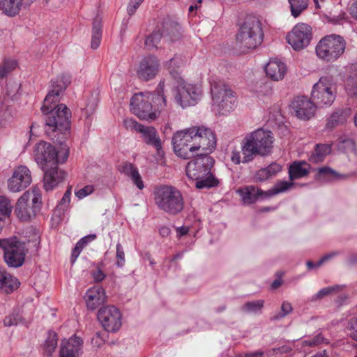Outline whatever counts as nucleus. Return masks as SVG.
<instances>
[{
	"label": "nucleus",
	"instance_id": "obj_15",
	"mask_svg": "<svg viewBox=\"0 0 357 357\" xmlns=\"http://www.w3.org/2000/svg\"><path fill=\"white\" fill-rule=\"evenodd\" d=\"M98 319L107 332L115 333L122 325V314L114 305H107L98 312Z\"/></svg>",
	"mask_w": 357,
	"mask_h": 357
},
{
	"label": "nucleus",
	"instance_id": "obj_3",
	"mask_svg": "<svg viewBox=\"0 0 357 357\" xmlns=\"http://www.w3.org/2000/svg\"><path fill=\"white\" fill-rule=\"evenodd\" d=\"M164 82L158 84L157 93L149 91L135 93L130 100V110L134 112H161L167 109V100L163 94Z\"/></svg>",
	"mask_w": 357,
	"mask_h": 357
},
{
	"label": "nucleus",
	"instance_id": "obj_32",
	"mask_svg": "<svg viewBox=\"0 0 357 357\" xmlns=\"http://www.w3.org/2000/svg\"><path fill=\"white\" fill-rule=\"evenodd\" d=\"M289 109L291 112H306L312 109V102L306 97L298 96L290 102Z\"/></svg>",
	"mask_w": 357,
	"mask_h": 357
},
{
	"label": "nucleus",
	"instance_id": "obj_16",
	"mask_svg": "<svg viewBox=\"0 0 357 357\" xmlns=\"http://www.w3.org/2000/svg\"><path fill=\"white\" fill-rule=\"evenodd\" d=\"M26 252L25 244L14 236L4 250L3 259L9 267L19 268L23 265Z\"/></svg>",
	"mask_w": 357,
	"mask_h": 357
},
{
	"label": "nucleus",
	"instance_id": "obj_51",
	"mask_svg": "<svg viewBox=\"0 0 357 357\" xmlns=\"http://www.w3.org/2000/svg\"><path fill=\"white\" fill-rule=\"evenodd\" d=\"M324 342V338L321 335V334L319 333L314 337L312 338H309L308 340H305L302 342V345L303 347H314L317 346Z\"/></svg>",
	"mask_w": 357,
	"mask_h": 357
},
{
	"label": "nucleus",
	"instance_id": "obj_43",
	"mask_svg": "<svg viewBox=\"0 0 357 357\" xmlns=\"http://www.w3.org/2000/svg\"><path fill=\"white\" fill-rule=\"evenodd\" d=\"M291 181H278L271 190L272 195H277L287 191L292 185Z\"/></svg>",
	"mask_w": 357,
	"mask_h": 357
},
{
	"label": "nucleus",
	"instance_id": "obj_7",
	"mask_svg": "<svg viewBox=\"0 0 357 357\" xmlns=\"http://www.w3.org/2000/svg\"><path fill=\"white\" fill-rule=\"evenodd\" d=\"M336 98V88L329 77H321L312 91V109H324L332 105Z\"/></svg>",
	"mask_w": 357,
	"mask_h": 357
},
{
	"label": "nucleus",
	"instance_id": "obj_59",
	"mask_svg": "<svg viewBox=\"0 0 357 357\" xmlns=\"http://www.w3.org/2000/svg\"><path fill=\"white\" fill-rule=\"evenodd\" d=\"M340 254V251H333L325 255L318 261V266H321L325 262L333 259L335 257L339 255Z\"/></svg>",
	"mask_w": 357,
	"mask_h": 357
},
{
	"label": "nucleus",
	"instance_id": "obj_13",
	"mask_svg": "<svg viewBox=\"0 0 357 357\" xmlns=\"http://www.w3.org/2000/svg\"><path fill=\"white\" fill-rule=\"evenodd\" d=\"M195 148L196 153L207 154L212 153L217 146L216 135L211 128L204 126H195Z\"/></svg>",
	"mask_w": 357,
	"mask_h": 357
},
{
	"label": "nucleus",
	"instance_id": "obj_1",
	"mask_svg": "<svg viewBox=\"0 0 357 357\" xmlns=\"http://www.w3.org/2000/svg\"><path fill=\"white\" fill-rule=\"evenodd\" d=\"M275 138L269 130L258 128L248 133L241 142V151L234 149L231 160L235 165L248 163L257 155L266 156L273 150Z\"/></svg>",
	"mask_w": 357,
	"mask_h": 357
},
{
	"label": "nucleus",
	"instance_id": "obj_8",
	"mask_svg": "<svg viewBox=\"0 0 357 357\" xmlns=\"http://www.w3.org/2000/svg\"><path fill=\"white\" fill-rule=\"evenodd\" d=\"M42 204L41 195L38 188L26 191L17 200L15 213L22 221H28L39 211Z\"/></svg>",
	"mask_w": 357,
	"mask_h": 357
},
{
	"label": "nucleus",
	"instance_id": "obj_62",
	"mask_svg": "<svg viewBox=\"0 0 357 357\" xmlns=\"http://www.w3.org/2000/svg\"><path fill=\"white\" fill-rule=\"evenodd\" d=\"M348 12L351 18L357 21V0H354L348 8Z\"/></svg>",
	"mask_w": 357,
	"mask_h": 357
},
{
	"label": "nucleus",
	"instance_id": "obj_40",
	"mask_svg": "<svg viewBox=\"0 0 357 357\" xmlns=\"http://www.w3.org/2000/svg\"><path fill=\"white\" fill-rule=\"evenodd\" d=\"M347 113H332L328 120L326 128L331 129L335 126L342 124L347 121Z\"/></svg>",
	"mask_w": 357,
	"mask_h": 357
},
{
	"label": "nucleus",
	"instance_id": "obj_12",
	"mask_svg": "<svg viewBox=\"0 0 357 357\" xmlns=\"http://www.w3.org/2000/svg\"><path fill=\"white\" fill-rule=\"evenodd\" d=\"M312 29L306 23H298L287 34V43L294 51H301L305 49L310 44L312 39Z\"/></svg>",
	"mask_w": 357,
	"mask_h": 357
},
{
	"label": "nucleus",
	"instance_id": "obj_38",
	"mask_svg": "<svg viewBox=\"0 0 357 357\" xmlns=\"http://www.w3.org/2000/svg\"><path fill=\"white\" fill-rule=\"evenodd\" d=\"M57 342L58 339L56 333L53 331H50L43 345L44 351L48 356H52L54 352L57 347Z\"/></svg>",
	"mask_w": 357,
	"mask_h": 357
},
{
	"label": "nucleus",
	"instance_id": "obj_5",
	"mask_svg": "<svg viewBox=\"0 0 357 357\" xmlns=\"http://www.w3.org/2000/svg\"><path fill=\"white\" fill-rule=\"evenodd\" d=\"M262 39L263 31L259 19L254 15L246 16L236 35L239 47L255 49L261 43Z\"/></svg>",
	"mask_w": 357,
	"mask_h": 357
},
{
	"label": "nucleus",
	"instance_id": "obj_27",
	"mask_svg": "<svg viewBox=\"0 0 357 357\" xmlns=\"http://www.w3.org/2000/svg\"><path fill=\"white\" fill-rule=\"evenodd\" d=\"M138 132L146 144L154 146L158 153L162 150V142L155 128L143 126Z\"/></svg>",
	"mask_w": 357,
	"mask_h": 357
},
{
	"label": "nucleus",
	"instance_id": "obj_64",
	"mask_svg": "<svg viewBox=\"0 0 357 357\" xmlns=\"http://www.w3.org/2000/svg\"><path fill=\"white\" fill-rule=\"evenodd\" d=\"M348 91L350 95L357 97V81H349L348 83Z\"/></svg>",
	"mask_w": 357,
	"mask_h": 357
},
{
	"label": "nucleus",
	"instance_id": "obj_47",
	"mask_svg": "<svg viewBox=\"0 0 357 357\" xmlns=\"http://www.w3.org/2000/svg\"><path fill=\"white\" fill-rule=\"evenodd\" d=\"M347 331L349 336L357 341V317H352L348 321Z\"/></svg>",
	"mask_w": 357,
	"mask_h": 357
},
{
	"label": "nucleus",
	"instance_id": "obj_44",
	"mask_svg": "<svg viewBox=\"0 0 357 357\" xmlns=\"http://www.w3.org/2000/svg\"><path fill=\"white\" fill-rule=\"evenodd\" d=\"M17 66V62L15 60L6 61L2 66L0 67V77H5L8 73L15 69Z\"/></svg>",
	"mask_w": 357,
	"mask_h": 357
},
{
	"label": "nucleus",
	"instance_id": "obj_10",
	"mask_svg": "<svg viewBox=\"0 0 357 357\" xmlns=\"http://www.w3.org/2000/svg\"><path fill=\"white\" fill-rule=\"evenodd\" d=\"M194 139L195 126L174 133L172 143L175 154L183 159L194 156L196 154V149L193 148L195 144Z\"/></svg>",
	"mask_w": 357,
	"mask_h": 357
},
{
	"label": "nucleus",
	"instance_id": "obj_33",
	"mask_svg": "<svg viewBox=\"0 0 357 357\" xmlns=\"http://www.w3.org/2000/svg\"><path fill=\"white\" fill-rule=\"evenodd\" d=\"M331 152V145L326 144H317L314 152L310 157V161L313 163L322 162L326 155Z\"/></svg>",
	"mask_w": 357,
	"mask_h": 357
},
{
	"label": "nucleus",
	"instance_id": "obj_41",
	"mask_svg": "<svg viewBox=\"0 0 357 357\" xmlns=\"http://www.w3.org/2000/svg\"><path fill=\"white\" fill-rule=\"evenodd\" d=\"M13 206L9 199L4 196H0V217L3 219L9 217L11 214Z\"/></svg>",
	"mask_w": 357,
	"mask_h": 357
},
{
	"label": "nucleus",
	"instance_id": "obj_54",
	"mask_svg": "<svg viewBox=\"0 0 357 357\" xmlns=\"http://www.w3.org/2000/svg\"><path fill=\"white\" fill-rule=\"evenodd\" d=\"M70 196H71V189L68 188L66 192L64 193L61 200L60 201L58 207L62 210L65 211L66 208H68L70 202Z\"/></svg>",
	"mask_w": 357,
	"mask_h": 357
},
{
	"label": "nucleus",
	"instance_id": "obj_11",
	"mask_svg": "<svg viewBox=\"0 0 357 357\" xmlns=\"http://www.w3.org/2000/svg\"><path fill=\"white\" fill-rule=\"evenodd\" d=\"M176 91V101L183 109L195 105L202 93L200 84L189 83L182 77L177 80Z\"/></svg>",
	"mask_w": 357,
	"mask_h": 357
},
{
	"label": "nucleus",
	"instance_id": "obj_52",
	"mask_svg": "<svg viewBox=\"0 0 357 357\" xmlns=\"http://www.w3.org/2000/svg\"><path fill=\"white\" fill-rule=\"evenodd\" d=\"M93 191L94 186L93 185H87L79 190H76L75 194L79 199H82L92 194Z\"/></svg>",
	"mask_w": 357,
	"mask_h": 357
},
{
	"label": "nucleus",
	"instance_id": "obj_31",
	"mask_svg": "<svg viewBox=\"0 0 357 357\" xmlns=\"http://www.w3.org/2000/svg\"><path fill=\"white\" fill-rule=\"evenodd\" d=\"M120 171L125 175L130 176L137 187L142 190L144 187L140 174L137 167L132 163L125 162L121 166Z\"/></svg>",
	"mask_w": 357,
	"mask_h": 357
},
{
	"label": "nucleus",
	"instance_id": "obj_49",
	"mask_svg": "<svg viewBox=\"0 0 357 357\" xmlns=\"http://www.w3.org/2000/svg\"><path fill=\"white\" fill-rule=\"evenodd\" d=\"M116 266L121 268L125 264V253L123 246L121 243H118L116 245Z\"/></svg>",
	"mask_w": 357,
	"mask_h": 357
},
{
	"label": "nucleus",
	"instance_id": "obj_61",
	"mask_svg": "<svg viewBox=\"0 0 357 357\" xmlns=\"http://www.w3.org/2000/svg\"><path fill=\"white\" fill-rule=\"evenodd\" d=\"M139 119L151 122L158 118L157 113H137Z\"/></svg>",
	"mask_w": 357,
	"mask_h": 357
},
{
	"label": "nucleus",
	"instance_id": "obj_4",
	"mask_svg": "<svg viewBox=\"0 0 357 357\" xmlns=\"http://www.w3.org/2000/svg\"><path fill=\"white\" fill-rule=\"evenodd\" d=\"M154 202L157 207L169 214L177 215L184 206L183 195L180 190L172 185H162L155 189Z\"/></svg>",
	"mask_w": 357,
	"mask_h": 357
},
{
	"label": "nucleus",
	"instance_id": "obj_20",
	"mask_svg": "<svg viewBox=\"0 0 357 357\" xmlns=\"http://www.w3.org/2000/svg\"><path fill=\"white\" fill-rule=\"evenodd\" d=\"M180 33L177 25L167 24L166 30L164 33L161 34L154 32L147 37L145 45L149 48L157 47L162 38L167 41H174L179 38Z\"/></svg>",
	"mask_w": 357,
	"mask_h": 357
},
{
	"label": "nucleus",
	"instance_id": "obj_9",
	"mask_svg": "<svg viewBox=\"0 0 357 357\" xmlns=\"http://www.w3.org/2000/svg\"><path fill=\"white\" fill-rule=\"evenodd\" d=\"M213 109L215 110L234 109L237 105L234 91L221 82L214 81L211 85Z\"/></svg>",
	"mask_w": 357,
	"mask_h": 357
},
{
	"label": "nucleus",
	"instance_id": "obj_58",
	"mask_svg": "<svg viewBox=\"0 0 357 357\" xmlns=\"http://www.w3.org/2000/svg\"><path fill=\"white\" fill-rule=\"evenodd\" d=\"M104 342L105 340L99 332L96 333L91 339V344L93 347L99 348L103 345Z\"/></svg>",
	"mask_w": 357,
	"mask_h": 357
},
{
	"label": "nucleus",
	"instance_id": "obj_21",
	"mask_svg": "<svg viewBox=\"0 0 357 357\" xmlns=\"http://www.w3.org/2000/svg\"><path fill=\"white\" fill-rule=\"evenodd\" d=\"M105 289L100 286L89 288L84 296L87 309L94 310L106 301Z\"/></svg>",
	"mask_w": 357,
	"mask_h": 357
},
{
	"label": "nucleus",
	"instance_id": "obj_24",
	"mask_svg": "<svg viewBox=\"0 0 357 357\" xmlns=\"http://www.w3.org/2000/svg\"><path fill=\"white\" fill-rule=\"evenodd\" d=\"M267 77L273 81H280L285 77L287 68L284 62L278 59H271L265 66Z\"/></svg>",
	"mask_w": 357,
	"mask_h": 357
},
{
	"label": "nucleus",
	"instance_id": "obj_28",
	"mask_svg": "<svg viewBox=\"0 0 357 357\" xmlns=\"http://www.w3.org/2000/svg\"><path fill=\"white\" fill-rule=\"evenodd\" d=\"M237 193L241 196L245 204L255 203L262 196V190L253 185H247L237 190Z\"/></svg>",
	"mask_w": 357,
	"mask_h": 357
},
{
	"label": "nucleus",
	"instance_id": "obj_34",
	"mask_svg": "<svg viewBox=\"0 0 357 357\" xmlns=\"http://www.w3.org/2000/svg\"><path fill=\"white\" fill-rule=\"evenodd\" d=\"M96 238V234H89L82 237L76 243L71 254V261L75 262L77 259L83 248L86 247L89 243L92 242Z\"/></svg>",
	"mask_w": 357,
	"mask_h": 357
},
{
	"label": "nucleus",
	"instance_id": "obj_36",
	"mask_svg": "<svg viewBox=\"0 0 357 357\" xmlns=\"http://www.w3.org/2000/svg\"><path fill=\"white\" fill-rule=\"evenodd\" d=\"M291 8V14L296 18L307 8V0H288Z\"/></svg>",
	"mask_w": 357,
	"mask_h": 357
},
{
	"label": "nucleus",
	"instance_id": "obj_30",
	"mask_svg": "<svg viewBox=\"0 0 357 357\" xmlns=\"http://www.w3.org/2000/svg\"><path fill=\"white\" fill-rule=\"evenodd\" d=\"M310 169V165L305 161L294 162L289 167V177L291 181L301 178L307 176Z\"/></svg>",
	"mask_w": 357,
	"mask_h": 357
},
{
	"label": "nucleus",
	"instance_id": "obj_29",
	"mask_svg": "<svg viewBox=\"0 0 357 357\" xmlns=\"http://www.w3.org/2000/svg\"><path fill=\"white\" fill-rule=\"evenodd\" d=\"M23 0H0V11L8 17L17 15L22 9Z\"/></svg>",
	"mask_w": 357,
	"mask_h": 357
},
{
	"label": "nucleus",
	"instance_id": "obj_60",
	"mask_svg": "<svg viewBox=\"0 0 357 357\" xmlns=\"http://www.w3.org/2000/svg\"><path fill=\"white\" fill-rule=\"evenodd\" d=\"M265 168L270 177L275 175L278 172H280L281 170V166L277 163H272Z\"/></svg>",
	"mask_w": 357,
	"mask_h": 357
},
{
	"label": "nucleus",
	"instance_id": "obj_55",
	"mask_svg": "<svg viewBox=\"0 0 357 357\" xmlns=\"http://www.w3.org/2000/svg\"><path fill=\"white\" fill-rule=\"evenodd\" d=\"M123 124L126 129L135 130L137 132L142 128L143 125L137 123L135 120L132 119H126L123 121Z\"/></svg>",
	"mask_w": 357,
	"mask_h": 357
},
{
	"label": "nucleus",
	"instance_id": "obj_56",
	"mask_svg": "<svg viewBox=\"0 0 357 357\" xmlns=\"http://www.w3.org/2000/svg\"><path fill=\"white\" fill-rule=\"evenodd\" d=\"M91 277L94 282H100L105 278L106 275L104 273L101 268L98 266L94 271L91 272Z\"/></svg>",
	"mask_w": 357,
	"mask_h": 357
},
{
	"label": "nucleus",
	"instance_id": "obj_25",
	"mask_svg": "<svg viewBox=\"0 0 357 357\" xmlns=\"http://www.w3.org/2000/svg\"><path fill=\"white\" fill-rule=\"evenodd\" d=\"M43 112H66L70 109L60 100L59 91H50L45 96L41 107Z\"/></svg>",
	"mask_w": 357,
	"mask_h": 357
},
{
	"label": "nucleus",
	"instance_id": "obj_42",
	"mask_svg": "<svg viewBox=\"0 0 357 357\" xmlns=\"http://www.w3.org/2000/svg\"><path fill=\"white\" fill-rule=\"evenodd\" d=\"M25 324L24 318L20 313H12L3 319V324L7 327Z\"/></svg>",
	"mask_w": 357,
	"mask_h": 357
},
{
	"label": "nucleus",
	"instance_id": "obj_39",
	"mask_svg": "<svg viewBox=\"0 0 357 357\" xmlns=\"http://www.w3.org/2000/svg\"><path fill=\"white\" fill-rule=\"evenodd\" d=\"M264 301L257 300L245 303L241 307V310L249 314H257L260 312L264 307Z\"/></svg>",
	"mask_w": 357,
	"mask_h": 357
},
{
	"label": "nucleus",
	"instance_id": "obj_63",
	"mask_svg": "<svg viewBox=\"0 0 357 357\" xmlns=\"http://www.w3.org/2000/svg\"><path fill=\"white\" fill-rule=\"evenodd\" d=\"M270 178V176L268 174L266 168H262L259 170L255 176V178L257 181H263Z\"/></svg>",
	"mask_w": 357,
	"mask_h": 357
},
{
	"label": "nucleus",
	"instance_id": "obj_26",
	"mask_svg": "<svg viewBox=\"0 0 357 357\" xmlns=\"http://www.w3.org/2000/svg\"><path fill=\"white\" fill-rule=\"evenodd\" d=\"M20 282L18 279L0 266V289L10 294L17 289Z\"/></svg>",
	"mask_w": 357,
	"mask_h": 357
},
{
	"label": "nucleus",
	"instance_id": "obj_37",
	"mask_svg": "<svg viewBox=\"0 0 357 357\" xmlns=\"http://www.w3.org/2000/svg\"><path fill=\"white\" fill-rule=\"evenodd\" d=\"M101 22L96 18L93 23V31L91 45L93 49H97L101 41Z\"/></svg>",
	"mask_w": 357,
	"mask_h": 357
},
{
	"label": "nucleus",
	"instance_id": "obj_46",
	"mask_svg": "<svg viewBox=\"0 0 357 357\" xmlns=\"http://www.w3.org/2000/svg\"><path fill=\"white\" fill-rule=\"evenodd\" d=\"M337 289V286L326 287L321 289L317 293L314 294L310 299V301H316L321 299L324 296L330 294L333 291Z\"/></svg>",
	"mask_w": 357,
	"mask_h": 357
},
{
	"label": "nucleus",
	"instance_id": "obj_19",
	"mask_svg": "<svg viewBox=\"0 0 357 357\" xmlns=\"http://www.w3.org/2000/svg\"><path fill=\"white\" fill-rule=\"evenodd\" d=\"M41 169L44 172L43 186L46 191L52 190L63 182L66 176V173L59 169L58 165H50Z\"/></svg>",
	"mask_w": 357,
	"mask_h": 357
},
{
	"label": "nucleus",
	"instance_id": "obj_53",
	"mask_svg": "<svg viewBox=\"0 0 357 357\" xmlns=\"http://www.w3.org/2000/svg\"><path fill=\"white\" fill-rule=\"evenodd\" d=\"M183 64L182 59L178 56H175L166 63V66L170 72L174 70Z\"/></svg>",
	"mask_w": 357,
	"mask_h": 357
},
{
	"label": "nucleus",
	"instance_id": "obj_14",
	"mask_svg": "<svg viewBox=\"0 0 357 357\" xmlns=\"http://www.w3.org/2000/svg\"><path fill=\"white\" fill-rule=\"evenodd\" d=\"M32 155L40 169L52 165H58L59 162L58 152L54 146L45 141H40L36 144Z\"/></svg>",
	"mask_w": 357,
	"mask_h": 357
},
{
	"label": "nucleus",
	"instance_id": "obj_2",
	"mask_svg": "<svg viewBox=\"0 0 357 357\" xmlns=\"http://www.w3.org/2000/svg\"><path fill=\"white\" fill-rule=\"evenodd\" d=\"M214 160L207 154H197V157L190 160L185 167L189 179L195 181L197 189L211 188L218 185L219 181L211 171Z\"/></svg>",
	"mask_w": 357,
	"mask_h": 357
},
{
	"label": "nucleus",
	"instance_id": "obj_23",
	"mask_svg": "<svg viewBox=\"0 0 357 357\" xmlns=\"http://www.w3.org/2000/svg\"><path fill=\"white\" fill-rule=\"evenodd\" d=\"M82 340L76 335L63 340L59 351L60 357H79L82 354Z\"/></svg>",
	"mask_w": 357,
	"mask_h": 357
},
{
	"label": "nucleus",
	"instance_id": "obj_35",
	"mask_svg": "<svg viewBox=\"0 0 357 357\" xmlns=\"http://www.w3.org/2000/svg\"><path fill=\"white\" fill-rule=\"evenodd\" d=\"M70 83V76L68 74H61L52 82V90L59 91V94L63 91Z\"/></svg>",
	"mask_w": 357,
	"mask_h": 357
},
{
	"label": "nucleus",
	"instance_id": "obj_50",
	"mask_svg": "<svg viewBox=\"0 0 357 357\" xmlns=\"http://www.w3.org/2000/svg\"><path fill=\"white\" fill-rule=\"evenodd\" d=\"M340 142L342 143V148L344 149L347 151H350L354 153L355 155L357 154V148L354 141L350 138H340Z\"/></svg>",
	"mask_w": 357,
	"mask_h": 357
},
{
	"label": "nucleus",
	"instance_id": "obj_22",
	"mask_svg": "<svg viewBox=\"0 0 357 357\" xmlns=\"http://www.w3.org/2000/svg\"><path fill=\"white\" fill-rule=\"evenodd\" d=\"M159 70V62L153 56L145 57L140 62L137 74L144 80H149L155 77Z\"/></svg>",
	"mask_w": 357,
	"mask_h": 357
},
{
	"label": "nucleus",
	"instance_id": "obj_45",
	"mask_svg": "<svg viewBox=\"0 0 357 357\" xmlns=\"http://www.w3.org/2000/svg\"><path fill=\"white\" fill-rule=\"evenodd\" d=\"M337 176V174L335 170L328 167H323L317 169V173L315 176V178L318 181H322L326 179V176Z\"/></svg>",
	"mask_w": 357,
	"mask_h": 357
},
{
	"label": "nucleus",
	"instance_id": "obj_57",
	"mask_svg": "<svg viewBox=\"0 0 357 357\" xmlns=\"http://www.w3.org/2000/svg\"><path fill=\"white\" fill-rule=\"evenodd\" d=\"M142 2L135 0H130L127 7V12L129 15H132L135 13L137 9L139 8Z\"/></svg>",
	"mask_w": 357,
	"mask_h": 357
},
{
	"label": "nucleus",
	"instance_id": "obj_17",
	"mask_svg": "<svg viewBox=\"0 0 357 357\" xmlns=\"http://www.w3.org/2000/svg\"><path fill=\"white\" fill-rule=\"evenodd\" d=\"M31 181L29 169L24 165H20L14 169L12 176L8 180V188L12 192H18L27 188Z\"/></svg>",
	"mask_w": 357,
	"mask_h": 357
},
{
	"label": "nucleus",
	"instance_id": "obj_6",
	"mask_svg": "<svg viewBox=\"0 0 357 357\" xmlns=\"http://www.w3.org/2000/svg\"><path fill=\"white\" fill-rule=\"evenodd\" d=\"M346 41L335 34H331L322 38L315 47V54L321 61L334 62L344 53Z\"/></svg>",
	"mask_w": 357,
	"mask_h": 357
},
{
	"label": "nucleus",
	"instance_id": "obj_48",
	"mask_svg": "<svg viewBox=\"0 0 357 357\" xmlns=\"http://www.w3.org/2000/svg\"><path fill=\"white\" fill-rule=\"evenodd\" d=\"M293 311L291 304L288 301H283L281 305L280 312L274 317V319L279 320L285 317Z\"/></svg>",
	"mask_w": 357,
	"mask_h": 357
},
{
	"label": "nucleus",
	"instance_id": "obj_18",
	"mask_svg": "<svg viewBox=\"0 0 357 357\" xmlns=\"http://www.w3.org/2000/svg\"><path fill=\"white\" fill-rule=\"evenodd\" d=\"M71 113H44L47 131L69 132Z\"/></svg>",
	"mask_w": 357,
	"mask_h": 357
}]
</instances>
